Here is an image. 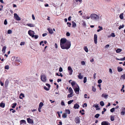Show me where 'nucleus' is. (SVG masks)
<instances>
[{
    "instance_id": "obj_62",
    "label": "nucleus",
    "mask_w": 125,
    "mask_h": 125,
    "mask_svg": "<svg viewBox=\"0 0 125 125\" xmlns=\"http://www.w3.org/2000/svg\"><path fill=\"white\" fill-rule=\"evenodd\" d=\"M109 72L111 74H112L113 73L112 70L111 68H110L109 69Z\"/></svg>"
},
{
    "instance_id": "obj_18",
    "label": "nucleus",
    "mask_w": 125,
    "mask_h": 125,
    "mask_svg": "<svg viewBox=\"0 0 125 125\" xmlns=\"http://www.w3.org/2000/svg\"><path fill=\"white\" fill-rule=\"evenodd\" d=\"M5 106V104L1 102L0 104V106L3 108H4Z\"/></svg>"
},
{
    "instance_id": "obj_13",
    "label": "nucleus",
    "mask_w": 125,
    "mask_h": 125,
    "mask_svg": "<svg viewBox=\"0 0 125 125\" xmlns=\"http://www.w3.org/2000/svg\"><path fill=\"white\" fill-rule=\"evenodd\" d=\"M110 125V123L106 121H103L101 123L102 125Z\"/></svg>"
},
{
    "instance_id": "obj_10",
    "label": "nucleus",
    "mask_w": 125,
    "mask_h": 125,
    "mask_svg": "<svg viewBox=\"0 0 125 125\" xmlns=\"http://www.w3.org/2000/svg\"><path fill=\"white\" fill-rule=\"evenodd\" d=\"M75 123L76 124H79L80 123V119L79 117H77L75 118Z\"/></svg>"
},
{
    "instance_id": "obj_51",
    "label": "nucleus",
    "mask_w": 125,
    "mask_h": 125,
    "mask_svg": "<svg viewBox=\"0 0 125 125\" xmlns=\"http://www.w3.org/2000/svg\"><path fill=\"white\" fill-rule=\"evenodd\" d=\"M7 24V20L6 19H5L4 20V24L5 25H6Z\"/></svg>"
},
{
    "instance_id": "obj_32",
    "label": "nucleus",
    "mask_w": 125,
    "mask_h": 125,
    "mask_svg": "<svg viewBox=\"0 0 125 125\" xmlns=\"http://www.w3.org/2000/svg\"><path fill=\"white\" fill-rule=\"evenodd\" d=\"M84 51L87 52H88V49L87 48V47L86 46H85L84 48Z\"/></svg>"
},
{
    "instance_id": "obj_2",
    "label": "nucleus",
    "mask_w": 125,
    "mask_h": 125,
    "mask_svg": "<svg viewBox=\"0 0 125 125\" xmlns=\"http://www.w3.org/2000/svg\"><path fill=\"white\" fill-rule=\"evenodd\" d=\"M90 18L92 19L95 21L98 20L99 19V16L95 14H92L90 15Z\"/></svg>"
},
{
    "instance_id": "obj_33",
    "label": "nucleus",
    "mask_w": 125,
    "mask_h": 125,
    "mask_svg": "<svg viewBox=\"0 0 125 125\" xmlns=\"http://www.w3.org/2000/svg\"><path fill=\"white\" fill-rule=\"evenodd\" d=\"M43 105V104L42 102H41L39 104V107L42 108V107Z\"/></svg>"
},
{
    "instance_id": "obj_14",
    "label": "nucleus",
    "mask_w": 125,
    "mask_h": 125,
    "mask_svg": "<svg viewBox=\"0 0 125 125\" xmlns=\"http://www.w3.org/2000/svg\"><path fill=\"white\" fill-rule=\"evenodd\" d=\"M79 107V105L77 104H76L74 105L73 108L75 109H78Z\"/></svg>"
},
{
    "instance_id": "obj_53",
    "label": "nucleus",
    "mask_w": 125,
    "mask_h": 125,
    "mask_svg": "<svg viewBox=\"0 0 125 125\" xmlns=\"http://www.w3.org/2000/svg\"><path fill=\"white\" fill-rule=\"evenodd\" d=\"M85 63L84 61H82L81 62V64L82 65H85Z\"/></svg>"
},
{
    "instance_id": "obj_4",
    "label": "nucleus",
    "mask_w": 125,
    "mask_h": 125,
    "mask_svg": "<svg viewBox=\"0 0 125 125\" xmlns=\"http://www.w3.org/2000/svg\"><path fill=\"white\" fill-rule=\"evenodd\" d=\"M121 115H125V107H123L121 109V112L120 113Z\"/></svg>"
},
{
    "instance_id": "obj_52",
    "label": "nucleus",
    "mask_w": 125,
    "mask_h": 125,
    "mask_svg": "<svg viewBox=\"0 0 125 125\" xmlns=\"http://www.w3.org/2000/svg\"><path fill=\"white\" fill-rule=\"evenodd\" d=\"M111 36L113 37H114L115 36V33H112L111 34Z\"/></svg>"
},
{
    "instance_id": "obj_15",
    "label": "nucleus",
    "mask_w": 125,
    "mask_h": 125,
    "mask_svg": "<svg viewBox=\"0 0 125 125\" xmlns=\"http://www.w3.org/2000/svg\"><path fill=\"white\" fill-rule=\"evenodd\" d=\"M93 107H95L96 108V110H99L100 109V108H99V106L98 104L96 105H95V104H94L93 105Z\"/></svg>"
},
{
    "instance_id": "obj_43",
    "label": "nucleus",
    "mask_w": 125,
    "mask_h": 125,
    "mask_svg": "<svg viewBox=\"0 0 125 125\" xmlns=\"http://www.w3.org/2000/svg\"><path fill=\"white\" fill-rule=\"evenodd\" d=\"M114 116H111V121H113L114 120Z\"/></svg>"
},
{
    "instance_id": "obj_46",
    "label": "nucleus",
    "mask_w": 125,
    "mask_h": 125,
    "mask_svg": "<svg viewBox=\"0 0 125 125\" xmlns=\"http://www.w3.org/2000/svg\"><path fill=\"white\" fill-rule=\"evenodd\" d=\"M121 77L124 79H125V74H124L121 75Z\"/></svg>"
},
{
    "instance_id": "obj_16",
    "label": "nucleus",
    "mask_w": 125,
    "mask_h": 125,
    "mask_svg": "<svg viewBox=\"0 0 125 125\" xmlns=\"http://www.w3.org/2000/svg\"><path fill=\"white\" fill-rule=\"evenodd\" d=\"M27 25L31 27H33L35 26L32 23H28Z\"/></svg>"
},
{
    "instance_id": "obj_25",
    "label": "nucleus",
    "mask_w": 125,
    "mask_h": 125,
    "mask_svg": "<svg viewBox=\"0 0 125 125\" xmlns=\"http://www.w3.org/2000/svg\"><path fill=\"white\" fill-rule=\"evenodd\" d=\"M98 27L99 28V29L97 30V31L98 32H99L103 30V28L102 27L100 26H99Z\"/></svg>"
},
{
    "instance_id": "obj_59",
    "label": "nucleus",
    "mask_w": 125,
    "mask_h": 125,
    "mask_svg": "<svg viewBox=\"0 0 125 125\" xmlns=\"http://www.w3.org/2000/svg\"><path fill=\"white\" fill-rule=\"evenodd\" d=\"M67 25H68V26L69 27H70L71 25V23L69 22H67Z\"/></svg>"
},
{
    "instance_id": "obj_24",
    "label": "nucleus",
    "mask_w": 125,
    "mask_h": 125,
    "mask_svg": "<svg viewBox=\"0 0 125 125\" xmlns=\"http://www.w3.org/2000/svg\"><path fill=\"white\" fill-rule=\"evenodd\" d=\"M20 123L21 124L23 123H24L25 124H26V121L25 120H21L20 121Z\"/></svg>"
},
{
    "instance_id": "obj_29",
    "label": "nucleus",
    "mask_w": 125,
    "mask_h": 125,
    "mask_svg": "<svg viewBox=\"0 0 125 125\" xmlns=\"http://www.w3.org/2000/svg\"><path fill=\"white\" fill-rule=\"evenodd\" d=\"M65 111L66 114H69L70 113V111L68 109H66Z\"/></svg>"
},
{
    "instance_id": "obj_61",
    "label": "nucleus",
    "mask_w": 125,
    "mask_h": 125,
    "mask_svg": "<svg viewBox=\"0 0 125 125\" xmlns=\"http://www.w3.org/2000/svg\"><path fill=\"white\" fill-rule=\"evenodd\" d=\"M66 35L67 36H69L70 35V34L68 32H67L66 33Z\"/></svg>"
},
{
    "instance_id": "obj_11",
    "label": "nucleus",
    "mask_w": 125,
    "mask_h": 125,
    "mask_svg": "<svg viewBox=\"0 0 125 125\" xmlns=\"http://www.w3.org/2000/svg\"><path fill=\"white\" fill-rule=\"evenodd\" d=\"M15 61L17 62H20L21 63H22V61L20 58L19 57H17L15 60Z\"/></svg>"
},
{
    "instance_id": "obj_3",
    "label": "nucleus",
    "mask_w": 125,
    "mask_h": 125,
    "mask_svg": "<svg viewBox=\"0 0 125 125\" xmlns=\"http://www.w3.org/2000/svg\"><path fill=\"white\" fill-rule=\"evenodd\" d=\"M41 80L44 82H45L46 81V77L45 75L43 74L41 75Z\"/></svg>"
},
{
    "instance_id": "obj_36",
    "label": "nucleus",
    "mask_w": 125,
    "mask_h": 125,
    "mask_svg": "<svg viewBox=\"0 0 125 125\" xmlns=\"http://www.w3.org/2000/svg\"><path fill=\"white\" fill-rule=\"evenodd\" d=\"M75 84V82H74V81H73L71 83V84L73 86H74Z\"/></svg>"
},
{
    "instance_id": "obj_9",
    "label": "nucleus",
    "mask_w": 125,
    "mask_h": 125,
    "mask_svg": "<svg viewBox=\"0 0 125 125\" xmlns=\"http://www.w3.org/2000/svg\"><path fill=\"white\" fill-rule=\"evenodd\" d=\"M32 32H33L32 31L30 30L28 31V33L30 36H31L33 38L34 37V35L32 34Z\"/></svg>"
},
{
    "instance_id": "obj_57",
    "label": "nucleus",
    "mask_w": 125,
    "mask_h": 125,
    "mask_svg": "<svg viewBox=\"0 0 125 125\" xmlns=\"http://www.w3.org/2000/svg\"><path fill=\"white\" fill-rule=\"evenodd\" d=\"M120 60L123 61L125 60V56L124 58H121L120 59Z\"/></svg>"
},
{
    "instance_id": "obj_21",
    "label": "nucleus",
    "mask_w": 125,
    "mask_h": 125,
    "mask_svg": "<svg viewBox=\"0 0 125 125\" xmlns=\"http://www.w3.org/2000/svg\"><path fill=\"white\" fill-rule=\"evenodd\" d=\"M102 97H104L105 99H107V98L108 95L107 94H103L102 95Z\"/></svg>"
},
{
    "instance_id": "obj_55",
    "label": "nucleus",
    "mask_w": 125,
    "mask_h": 125,
    "mask_svg": "<svg viewBox=\"0 0 125 125\" xmlns=\"http://www.w3.org/2000/svg\"><path fill=\"white\" fill-rule=\"evenodd\" d=\"M8 85V82L6 81L5 83V85L6 86H7Z\"/></svg>"
},
{
    "instance_id": "obj_23",
    "label": "nucleus",
    "mask_w": 125,
    "mask_h": 125,
    "mask_svg": "<svg viewBox=\"0 0 125 125\" xmlns=\"http://www.w3.org/2000/svg\"><path fill=\"white\" fill-rule=\"evenodd\" d=\"M117 70L118 72H120L123 71V69L121 67H117Z\"/></svg>"
},
{
    "instance_id": "obj_56",
    "label": "nucleus",
    "mask_w": 125,
    "mask_h": 125,
    "mask_svg": "<svg viewBox=\"0 0 125 125\" xmlns=\"http://www.w3.org/2000/svg\"><path fill=\"white\" fill-rule=\"evenodd\" d=\"M62 71H63V70H62V68L61 67H60L59 69V71L60 72H62Z\"/></svg>"
},
{
    "instance_id": "obj_34",
    "label": "nucleus",
    "mask_w": 125,
    "mask_h": 125,
    "mask_svg": "<svg viewBox=\"0 0 125 125\" xmlns=\"http://www.w3.org/2000/svg\"><path fill=\"white\" fill-rule=\"evenodd\" d=\"M100 105L102 106L104 105V103L103 101H101L100 102Z\"/></svg>"
},
{
    "instance_id": "obj_49",
    "label": "nucleus",
    "mask_w": 125,
    "mask_h": 125,
    "mask_svg": "<svg viewBox=\"0 0 125 125\" xmlns=\"http://www.w3.org/2000/svg\"><path fill=\"white\" fill-rule=\"evenodd\" d=\"M43 88L46 91H48L49 90V88H47V87L45 86H44L43 87Z\"/></svg>"
},
{
    "instance_id": "obj_41",
    "label": "nucleus",
    "mask_w": 125,
    "mask_h": 125,
    "mask_svg": "<svg viewBox=\"0 0 125 125\" xmlns=\"http://www.w3.org/2000/svg\"><path fill=\"white\" fill-rule=\"evenodd\" d=\"M124 26V25L123 24V25L122 26L120 25L119 26V27L118 28V29L119 30H120L121 28H123Z\"/></svg>"
},
{
    "instance_id": "obj_37",
    "label": "nucleus",
    "mask_w": 125,
    "mask_h": 125,
    "mask_svg": "<svg viewBox=\"0 0 125 125\" xmlns=\"http://www.w3.org/2000/svg\"><path fill=\"white\" fill-rule=\"evenodd\" d=\"M12 31L11 30H9L7 31V33L8 34H10L12 33Z\"/></svg>"
},
{
    "instance_id": "obj_30",
    "label": "nucleus",
    "mask_w": 125,
    "mask_h": 125,
    "mask_svg": "<svg viewBox=\"0 0 125 125\" xmlns=\"http://www.w3.org/2000/svg\"><path fill=\"white\" fill-rule=\"evenodd\" d=\"M122 50L121 49H118L117 50H116V52L117 53H118L121 51Z\"/></svg>"
},
{
    "instance_id": "obj_45",
    "label": "nucleus",
    "mask_w": 125,
    "mask_h": 125,
    "mask_svg": "<svg viewBox=\"0 0 125 125\" xmlns=\"http://www.w3.org/2000/svg\"><path fill=\"white\" fill-rule=\"evenodd\" d=\"M60 73V75H59V74L58 73H56V74L58 76H60L61 77H62L63 76L62 74L61 73Z\"/></svg>"
},
{
    "instance_id": "obj_39",
    "label": "nucleus",
    "mask_w": 125,
    "mask_h": 125,
    "mask_svg": "<svg viewBox=\"0 0 125 125\" xmlns=\"http://www.w3.org/2000/svg\"><path fill=\"white\" fill-rule=\"evenodd\" d=\"M100 116V114H96L94 116V117L96 118H98Z\"/></svg>"
},
{
    "instance_id": "obj_42",
    "label": "nucleus",
    "mask_w": 125,
    "mask_h": 125,
    "mask_svg": "<svg viewBox=\"0 0 125 125\" xmlns=\"http://www.w3.org/2000/svg\"><path fill=\"white\" fill-rule=\"evenodd\" d=\"M124 85H123L122 86V89L121 90V91H122L123 92H125V90H123V89L124 88Z\"/></svg>"
},
{
    "instance_id": "obj_40",
    "label": "nucleus",
    "mask_w": 125,
    "mask_h": 125,
    "mask_svg": "<svg viewBox=\"0 0 125 125\" xmlns=\"http://www.w3.org/2000/svg\"><path fill=\"white\" fill-rule=\"evenodd\" d=\"M73 102V100H71L68 101V104H70L72 102Z\"/></svg>"
},
{
    "instance_id": "obj_60",
    "label": "nucleus",
    "mask_w": 125,
    "mask_h": 125,
    "mask_svg": "<svg viewBox=\"0 0 125 125\" xmlns=\"http://www.w3.org/2000/svg\"><path fill=\"white\" fill-rule=\"evenodd\" d=\"M77 4L75 2H74L73 3V6L74 7H75Z\"/></svg>"
},
{
    "instance_id": "obj_1",
    "label": "nucleus",
    "mask_w": 125,
    "mask_h": 125,
    "mask_svg": "<svg viewBox=\"0 0 125 125\" xmlns=\"http://www.w3.org/2000/svg\"><path fill=\"white\" fill-rule=\"evenodd\" d=\"M60 44L61 47L63 49L68 50L71 46V42L67 41L65 38H62L60 40Z\"/></svg>"
},
{
    "instance_id": "obj_44",
    "label": "nucleus",
    "mask_w": 125,
    "mask_h": 125,
    "mask_svg": "<svg viewBox=\"0 0 125 125\" xmlns=\"http://www.w3.org/2000/svg\"><path fill=\"white\" fill-rule=\"evenodd\" d=\"M86 81H87L86 77H84V78L83 83H85L86 82Z\"/></svg>"
},
{
    "instance_id": "obj_26",
    "label": "nucleus",
    "mask_w": 125,
    "mask_h": 125,
    "mask_svg": "<svg viewBox=\"0 0 125 125\" xmlns=\"http://www.w3.org/2000/svg\"><path fill=\"white\" fill-rule=\"evenodd\" d=\"M67 114L65 113H64L62 115V117L64 118H65L67 117Z\"/></svg>"
},
{
    "instance_id": "obj_20",
    "label": "nucleus",
    "mask_w": 125,
    "mask_h": 125,
    "mask_svg": "<svg viewBox=\"0 0 125 125\" xmlns=\"http://www.w3.org/2000/svg\"><path fill=\"white\" fill-rule=\"evenodd\" d=\"M68 90L70 93L73 94V91L71 87L69 88Z\"/></svg>"
},
{
    "instance_id": "obj_27",
    "label": "nucleus",
    "mask_w": 125,
    "mask_h": 125,
    "mask_svg": "<svg viewBox=\"0 0 125 125\" xmlns=\"http://www.w3.org/2000/svg\"><path fill=\"white\" fill-rule=\"evenodd\" d=\"M72 26L73 27L75 28L76 26V24L74 21L72 22Z\"/></svg>"
},
{
    "instance_id": "obj_63",
    "label": "nucleus",
    "mask_w": 125,
    "mask_h": 125,
    "mask_svg": "<svg viewBox=\"0 0 125 125\" xmlns=\"http://www.w3.org/2000/svg\"><path fill=\"white\" fill-rule=\"evenodd\" d=\"M46 85L48 86L49 88L51 86L48 83L46 84Z\"/></svg>"
},
{
    "instance_id": "obj_8",
    "label": "nucleus",
    "mask_w": 125,
    "mask_h": 125,
    "mask_svg": "<svg viewBox=\"0 0 125 125\" xmlns=\"http://www.w3.org/2000/svg\"><path fill=\"white\" fill-rule=\"evenodd\" d=\"M97 35L96 34H95L94 35V42L95 44H96L97 43Z\"/></svg>"
},
{
    "instance_id": "obj_50",
    "label": "nucleus",
    "mask_w": 125,
    "mask_h": 125,
    "mask_svg": "<svg viewBox=\"0 0 125 125\" xmlns=\"http://www.w3.org/2000/svg\"><path fill=\"white\" fill-rule=\"evenodd\" d=\"M103 110H104V111H103L102 112V113L103 114H104V112H105L106 110V109H105V108H104L103 109Z\"/></svg>"
},
{
    "instance_id": "obj_5",
    "label": "nucleus",
    "mask_w": 125,
    "mask_h": 125,
    "mask_svg": "<svg viewBox=\"0 0 125 125\" xmlns=\"http://www.w3.org/2000/svg\"><path fill=\"white\" fill-rule=\"evenodd\" d=\"M77 87L74 89V91L75 93L77 94H79V91L80 90V88L79 86L77 85Z\"/></svg>"
},
{
    "instance_id": "obj_31",
    "label": "nucleus",
    "mask_w": 125,
    "mask_h": 125,
    "mask_svg": "<svg viewBox=\"0 0 125 125\" xmlns=\"http://www.w3.org/2000/svg\"><path fill=\"white\" fill-rule=\"evenodd\" d=\"M17 104L16 103H15L13 104H12V106H11V107L13 108H15V107L16 105Z\"/></svg>"
},
{
    "instance_id": "obj_17",
    "label": "nucleus",
    "mask_w": 125,
    "mask_h": 125,
    "mask_svg": "<svg viewBox=\"0 0 125 125\" xmlns=\"http://www.w3.org/2000/svg\"><path fill=\"white\" fill-rule=\"evenodd\" d=\"M48 30L49 31V33L50 34H52L53 33V31L52 29L48 28Z\"/></svg>"
},
{
    "instance_id": "obj_28",
    "label": "nucleus",
    "mask_w": 125,
    "mask_h": 125,
    "mask_svg": "<svg viewBox=\"0 0 125 125\" xmlns=\"http://www.w3.org/2000/svg\"><path fill=\"white\" fill-rule=\"evenodd\" d=\"M123 13H121L119 15V17L120 19H122L123 18Z\"/></svg>"
},
{
    "instance_id": "obj_6",
    "label": "nucleus",
    "mask_w": 125,
    "mask_h": 125,
    "mask_svg": "<svg viewBox=\"0 0 125 125\" xmlns=\"http://www.w3.org/2000/svg\"><path fill=\"white\" fill-rule=\"evenodd\" d=\"M14 18L17 21H20L21 20L20 18L19 17L17 14L15 13L14 14Z\"/></svg>"
},
{
    "instance_id": "obj_58",
    "label": "nucleus",
    "mask_w": 125,
    "mask_h": 125,
    "mask_svg": "<svg viewBox=\"0 0 125 125\" xmlns=\"http://www.w3.org/2000/svg\"><path fill=\"white\" fill-rule=\"evenodd\" d=\"M25 44V42H22L20 44V45L21 46L24 45Z\"/></svg>"
},
{
    "instance_id": "obj_22",
    "label": "nucleus",
    "mask_w": 125,
    "mask_h": 125,
    "mask_svg": "<svg viewBox=\"0 0 125 125\" xmlns=\"http://www.w3.org/2000/svg\"><path fill=\"white\" fill-rule=\"evenodd\" d=\"M6 48V46H4L3 48L2 49V52L3 53H5V50Z\"/></svg>"
},
{
    "instance_id": "obj_19",
    "label": "nucleus",
    "mask_w": 125,
    "mask_h": 125,
    "mask_svg": "<svg viewBox=\"0 0 125 125\" xmlns=\"http://www.w3.org/2000/svg\"><path fill=\"white\" fill-rule=\"evenodd\" d=\"M78 77L80 79H81L83 78V75H81V73H79V74L78 76Z\"/></svg>"
},
{
    "instance_id": "obj_7",
    "label": "nucleus",
    "mask_w": 125,
    "mask_h": 125,
    "mask_svg": "<svg viewBox=\"0 0 125 125\" xmlns=\"http://www.w3.org/2000/svg\"><path fill=\"white\" fill-rule=\"evenodd\" d=\"M68 70L69 71V74L70 75H71L73 72V70L71 68V67L69 66L68 67Z\"/></svg>"
},
{
    "instance_id": "obj_54",
    "label": "nucleus",
    "mask_w": 125,
    "mask_h": 125,
    "mask_svg": "<svg viewBox=\"0 0 125 125\" xmlns=\"http://www.w3.org/2000/svg\"><path fill=\"white\" fill-rule=\"evenodd\" d=\"M102 82V81L101 80L99 79L98 80V83H101Z\"/></svg>"
},
{
    "instance_id": "obj_38",
    "label": "nucleus",
    "mask_w": 125,
    "mask_h": 125,
    "mask_svg": "<svg viewBox=\"0 0 125 125\" xmlns=\"http://www.w3.org/2000/svg\"><path fill=\"white\" fill-rule=\"evenodd\" d=\"M115 111V108H113L110 109V111L111 112L113 113Z\"/></svg>"
},
{
    "instance_id": "obj_35",
    "label": "nucleus",
    "mask_w": 125,
    "mask_h": 125,
    "mask_svg": "<svg viewBox=\"0 0 125 125\" xmlns=\"http://www.w3.org/2000/svg\"><path fill=\"white\" fill-rule=\"evenodd\" d=\"M72 94H73L70 93V94H68L67 95V97L68 98L72 97L73 96Z\"/></svg>"
},
{
    "instance_id": "obj_47",
    "label": "nucleus",
    "mask_w": 125,
    "mask_h": 125,
    "mask_svg": "<svg viewBox=\"0 0 125 125\" xmlns=\"http://www.w3.org/2000/svg\"><path fill=\"white\" fill-rule=\"evenodd\" d=\"M9 68V66L8 65H7L5 66V68L6 69H8Z\"/></svg>"
},
{
    "instance_id": "obj_48",
    "label": "nucleus",
    "mask_w": 125,
    "mask_h": 125,
    "mask_svg": "<svg viewBox=\"0 0 125 125\" xmlns=\"http://www.w3.org/2000/svg\"><path fill=\"white\" fill-rule=\"evenodd\" d=\"M92 90L93 92H95L96 91V89L93 86L92 87Z\"/></svg>"
},
{
    "instance_id": "obj_12",
    "label": "nucleus",
    "mask_w": 125,
    "mask_h": 125,
    "mask_svg": "<svg viewBox=\"0 0 125 125\" xmlns=\"http://www.w3.org/2000/svg\"><path fill=\"white\" fill-rule=\"evenodd\" d=\"M27 120L28 122L30 124H33V120L30 118H27Z\"/></svg>"
},
{
    "instance_id": "obj_64",
    "label": "nucleus",
    "mask_w": 125,
    "mask_h": 125,
    "mask_svg": "<svg viewBox=\"0 0 125 125\" xmlns=\"http://www.w3.org/2000/svg\"><path fill=\"white\" fill-rule=\"evenodd\" d=\"M34 37L35 39H37L38 37V36L36 35H34Z\"/></svg>"
}]
</instances>
